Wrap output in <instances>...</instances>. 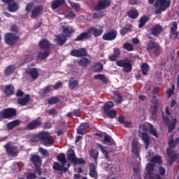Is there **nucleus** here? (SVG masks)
Masks as SVG:
<instances>
[{
    "mask_svg": "<svg viewBox=\"0 0 179 179\" xmlns=\"http://www.w3.org/2000/svg\"><path fill=\"white\" fill-rule=\"evenodd\" d=\"M19 125H20V120H15L6 124V127L10 131L13 128H16V127H19Z\"/></svg>",
    "mask_w": 179,
    "mask_h": 179,
    "instance_id": "obj_35",
    "label": "nucleus"
},
{
    "mask_svg": "<svg viewBox=\"0 0 179 179\" xmlns=\"http://www.w3.org/2000/svg\"><path fill=\"white\" fill-rule=\"evenodd\" d=\"M87 38H90V34L88 29H87V31L80 34L76 38L74 39V41H83L84 40H87Z\"/></svg>",
    "mask_w": 179,
    "mask_h": 179,
    "instance_id": "obj_24",
    "label": "nucleus"
},
{
    "mask_svg": "<svg viewBox=\"0 0 179 179\" xmlns=\"http://www.w3.org/2000/svg\"><path fill=\"white\" fill-rule=\"evenodd\" d=\"M149 133L150 134V135L155 136V138H158L159 136L157 134V131H156V129H155V127H153V125L152 124L150 125Z\"/></svg>",
    "mask_w": 179,
    "mask_h": 179,
    "instance_id": "obj_58",
    "label": "nucleus"
},
{
    "mask_svg": "<svg viewBox=\"0 0 179 179\" xmlns=\"http://www.w3.org/2000/svg\"><path fill=\"white\" fill-rule=\"evenodd\" d=\"M58 101H59V99H58V97H52L48 100V104H50L52 106L54 104H57Z\"/></svg>",
    "mask_w": 179,
    "mask_h": 179,
    "instance_id": "obj_60",
    "label": "nucleus"
},
{
    "mask_svg": "<svg viewBox=\"0 0 179 179\" xmlns=\"http://www.w3.org/2000/svg\"><path fill=\"white\" fill-rule=\"evenodd\" d=\"M73 115H75V117H81L82 115V110L80 109H74L73 110Z\"/></svg>",
    "mask_w": 179,
    "mask_h": 179,
    "instance_id": "obj_64",
    "label": "nucleus"
},
{
    "mask_svg": "<svg viewBox=\"0 0 179 179\" xmlns=\"http://www.w3.org/2000/svg\"><path fill=\"white\" fill-rule=\"evenodd\" d=\"M114 107V103L113 101H108L104 103L103 105V113H107V111H110L111 108Z\"/></svg>",
    "mask_w": 179,
    "mask_h": 179,
    "instance_id": "obj_46",
    "label": "nucleus"
},
{
    "mask_svg": "<svg viewBox=\"0 0 179 179\" xmlns=\"http://www.w3.org/2000/svg\"><path fill=\"white\" fill-rule=\"evenodd\" d=\"M29 101H30V94H25L23 98H17V104L22 106H26Z\"/></svg>",
    "mask_w": 179,
    "mask_h": 179,
    "instance_id": "obj_29",
    "label": "nucleus"
},
{
    "mask_svg": "<svg viewBox=\"0 0 179 179\" xmlns=\"http://www.w3.org/2000/svg\"><path fill=\"white\" fill-rule=\"evenodd\" d=\"M15 67L14 65L10 64L8 66L5 70H4V74L7 76H9V75H12L15 72Z\"/></svg>",
    "mask_w": 179,
    "mask_h": 179,
    "instance_id": "obj_42",
    "label": "nucleus"
},
{
    "mask_svg": "<svg viewBox=\"0 0 179 179\" xmlns=\"http://www.w3.org/2000/svg\"><path fill=\"white\" fill-rule=\"evenodd\" d=\"M57 159L58 162H61V164L65 166L66 164V158L65 157V154L60 153L57 155Z\"/></svg>",
    "mask_w": 179,
    "mask_h": 179,
    "instance_id": "obj_47",
    "label": "nucleus"
},
{
    "mask_svg": "<svg viewBox=\"0 0 179 179\" xmlns=\"http://www.w3.org/2000/svg\"><path fill=\"white\" fill-rule=\"evenodd\" d=\"M62 29L63 34L65 35L66 37H72V35L75 33V29L71 26H62Z\"/></svg>",
    "mask_w": 179,
    "mask_h": 179,
    "instance_id": "obj_18",
    "label": "nucleus"
},
{
    "mask_svg": "<svg viewBox=\"0 0 179 179\" xmlns=\"http://www.w3.org/2000/svg\"><path fill=\"white\" fill-rule=\"evenodd\" d=\"M38 47L40 50H43V51H50L51 45L50 44V41L47 39H42L38 43Z\"/></svg>",
    "mask_w": 179,
    "mask_h": 179,
    "instance_id": "obj_16",
    "label": "nucleus"
},
{
    "mask_svg": "<svg viewBox=\"0 0 179 179\" xmlns=\"http://www.w3.org/2000/svg\"><path fill=\"white\" fill-rule=\"evenodd\" d=\"M117 30H111L105 33L103 35L102 38L105 41H113V40H115V38H117Z\"/></svg>",
    "mask_w": 179,
    "mask_h": 179,
    "instance_id": "obj_13",
    "label": "nucleus"
},
{
    "mask_svg": "<svg viewBox=\"0 0 179 179\" xmlns=\"http://www.w3.org/2000/svg\"><path fill=\"white\" fill-rule=\"evenodd\" d=\"M157 105H151L150 106V113H151V118L152 120H156L157 118Z\"/></svg>",
    "mask_w": 179,
    "mask_h": 179,
    "instance_id": "obj_37",
    "label": "nucleus"
},
{
    "mask_svg": "<svg viewBox=\"0 0 179 179\" xmlns=\"http://www.w3.org/2000/svg\"><path fill=\"white\" fill-rule=\"evenodd\" d=\"M90 128V125H89V123L87 122H83L80 124V126L77 129V134L78 135H82L83 136L85 131L86 129H89Z\"/></svg>",
    "mask_w": 179,
    "mask_h": 179,
    "instance_id": "obj_22",
    "label": "nucleus"
},
{
    "mask_svg": "<svg viewBox=\"0 0 179 179\" xmlns=\"http://www.w3.org/2000/svg\"><path fill=\"white\" fill-rule=\"evenodd\" d=\"M71 167V164H67V166H65V165L59 164L58 162H54L53 164V169H55L56 171H60L59 172V174L60 176H62V171L64 173H66L68 171V169Z\"/></svg>",
    "mask_w": 179,
    "mask_h": 179,
    "instance_id": "obj_14",
    "label": "nucleus"
},
{
    "mask_svg": "<svg viewBox=\"0 0 179 179\" xmlns=\"http://www.w3.org/2000/svg\"><path fill=\"white\" fill-rule=\"evenodd\" d=\"M43 134V131H41L39 133H38L36 136H32L30 138V142H39L40 141H41V138H40V135Z\"/></svg>",
    "mask_w": 179,
    "mask_h": 179,
    "instance_id": "obj_57",
    "label": "nucleus"
},
{
    "mask_svg": "<svg viewBox=\"0 0 179 179\" xmlns=\"http://www.w3.org/2000/svg\"><path fill=\"white\" fill-rule=\"evenodd\" d=\"M150 31L151 34L156 37L157 36H159L162 31H163V27L159 24H157L151 27Z\"/></svg>",
    "mask_w": 179,
    "mask_h": 179,
    "instance_id": "obj_19",
    "label": "nucleus"
},
{
    "mask_svg": "<svg viewBox=\"0 0 179 179\" xmlns=\"http://www.w3.org/2000/svg\"><path fill=\"white\" fill-rule=\"evenodd\" d=\"M94 79L101 80L103 83H108V78L104 74H96L94 76Z\"/></svg>",
    "mask_w": 179,
    "mask_h": 179,
    "instance_id": "obj_40",
    "label": "nucleus"
},
{
    "mask_svg": "<svg viewBox=\"0 0 179 179\" xmlns=\"http://www.w3.org/2000/svg\"><path fill=\"white\" fill-rule=\"evenodd\" d=\"M103 17V13H94L92 15V19H101Z\"/></svg>",
    "mask_w": 179,
    "mask_h": 179,
    "instance_id": "obj_62",
    "label": "nucleus"
},
{
    "mask_svg": "<svg viewBox=\"0 0 179 179\" xmlns=\"http://www.w3.org/2000/svg\"><path fill=\"white\" fill-rule=\"evenodd\" d=\"M142 75L145 76H148V72H149V64L147 63H143L141 66Z\"/></svg>",
    "mask_w": 179,
    "mask_h": 179,
    "instance_id": "obj_45",
    "label": "nucleus"
},
{
    "mask_svg": "<svg viewBox=\"0 0 179 179\" xmlns=\"http://www.w3.org/2000/svg\"><path fill=\"white\" fill-rule=\"evenodd\" d=\"M50 56V51L41 52L37 55L36 61L37 62L44 61V59L48 58Z\"/></svg>",
    "mask_w": 179,
    "mask_h": 179,
    "instance_id": "obj_30",
    "label": "nucleus"
},
{
    "mask_svg": "<svg viewBox=\"0 0 179 179\" xmlns=\"http://www.w3.org/2000/svg\"><path fill=\"white\" fill-rule=\"evenodd\" d=\"M4 149H6L7 155L11 157H16L19 153L17 147L10 145V143L4 145Z\"/></svg>",
    "mask_w": 179,
    "mask_h": 179,
    "instance_id": "obj_6",
    "label": "nucleus"
},
{
    "mask_svg": "<svg viewBox=\"0 0 179 179\" xmlns=\"http://www.w3.org/2000/svg\"><path fill=\"white\" fill-rule=\"evenodd\" d=\"M176 124H177V118L175 117L168 125H166V127H168L169 134H171L176 129Z\"/></svg>",
    "mask_w": 179,
    "mask_h": 179,
    "instance_id": "obj_36",
    "label": "nucleus"
},
{
    "mask_svg": "<svg viewBox=\"0 0 179 179\" xmlns=\"http://www.w3.org/2000/svg\"><path fill=\"white\" fill-rule=\"evenodd\" d=\"M90 62H92V61H90V59H89L87 57H84L81 59H80V61L78 62L79 66H84L85 68H86L88 65L90 64Z\"/></svg>",
    "mask_w": 179,
    "mask_h": 179,
    "instance_id": "obj_39",
    "label": "nucleus"
},
{
    "mask_svg": "<svg viewBox=\"0 0 179 179\" xmlns=\"http://www.w3.org/2000/svg\"><path fill=\"white\" fill-rule=\"evenodd\" d=\"M35 171L34 173H38V176H40L41 174H43V169H41V165H37L35 166Z\"/></svg>",
    "mask_w": 179,
    "mask_h": 179,
    "instance_id": "obj_61",
    "label": "nucleus"
},
{
    "mask_svg": "<svg viewBox=\"0 0 179 179\" xmlns=\"http://www.w3.org/2000/svg\"><path fill=\"white\" fill-rule=\"evenodd\" d=\"M151 163H157V164H162V163H163V159H162V157L159 155L154 156L151 159Z\"/></svg>",
    "mask_w": 179,
    "mask_h": 179,
    "instance_id": "obj_51",
    "label": "nucleus"
},
{
    "mask_svg": "<svg viewBox=\"0 0 179 179\" xmlns=\"http://www.w3.org/2000/svg\"><path fill=\"white\" fill-rule=\"evenodd\" d=\"M19 36L13 33H6L4 36L5 42L8 45H15L19 41Z\"/></svg>",
    "mask_w": 179,
    "mask_h": 179,
    "instance_id": "obj_5",
    "label": "nucleus"
},
{
    "mask_svg": "<svg viewBox=\"0 0 179 179\" xmlns=\"http://www.w3.org/2000/svg\"><path fill=\"white\" fill-rule=\"evenodd\" d=\"M39 137L44 146H52L55 143L54 138H52V136H50V132L48 131H43L42 134L39 135Z\"/></svg>",
    "mask_w": 179,
    "mask_h": 179,
    "instance_id": "obj_2",
    "label": "nucleus"
},
{
    "mask_svg": "<svg viewBox=\"0 0 179 179\" xmlns=\"http://www.w3.org/2000/svg\"><path fill=\"white\" fill-rule=\"evenodd\" d=\"M30 162H31L34 166H41V164H43V160L38 155H32L30 158Z\"/></svg>",
    "mask_w": 179,
    "mask_h": 179,
    "instance_id": "obj_21",
    "label": "nucleus"
},
{
    "mask_svg": "<svg viewBox=\"0 0 179 179\" xmlns=\"http://www.w3.org/2000/svg\"><path fill=\"white\" fill-rule=\"evenodd\" d=\"M173 149H174V148L168 147L166 148V156L168 157L170 164L175 163L179 156L178 153H174V150Z\"/></svg>",
    "mask_w": 179,
    "mask_h": 179,
    "instance_id": "obj_8",
    "label": "nucleus"
},
{
    "mask_svg": "<svg viewBox=\"0 0 179 179\" xmlns=\"http://www.w3.org/2000/svg\"><path fill=\"white\" fill-rule=\"evenodd\" d=\"M110 5H111V0H99L94 10H103V9H107Z\"/></svg>",
    "mask_w": 179,
    "mask_h": 179,
    "instance_id": "obj_12",
    "label": "nucleus"
},
{
    "mask_svg": "<svg viewBox=\"0 0 179 179\" xmlns=\"http://www.w3.org/2000/svg\"><path fill=\"white\" fill-rule=\"evenodd\" d=\"M90 156L92 159H94L95 160H96V159L99 157V152L95 149H92L90 151Z\"/></svg>",
    "mask_w": 179,
    "mask_h": 179,
    "instance_id": "obj_55",
    "label": "nucleus"
},
{
    "mask_svg": "<svg viewBox=\"0 0 179 179\" xmlns=\"http://www.w3.org/2000/svg\"><path fill=\"white\" fill-rule=\"evenodd\" d=\"M127 15L129 19H138V17L139 16V12H138V10L134 8L129 10Z\"/></svg>",
    "mask_w": 179,
    "mask_h": 179,
    "instance_id": "obj_33",
    "label": "nucleus"
},
{
    "mask_svg": "<svg viewBox=\"0 0 179 179\" xmlns=\"http://www.w3.org/2000/svg\"><path fill=\"white\" fill-rule=\"evenodd\" d=\"M85 163H86V161H85L82 158H76V162H74L75 165H76V164H85Z\"/></svg>",
    "mask_w": 179,
    "mask_h": 179,
    "instance_id": "obj_63",
    "label": "nucleus"
},
{
    "mask_svg": "<svg viewBox=\"0 0 179 179\" xmlns=\"http://www.w3.org/2000/svg\"><path fill=\"white\" fill-rule=\"evenodd\" d=\"M171 1L170 0H156L154 3L155 8V13L156 15H160L162 12L167 10V8H170Z\"/></svg>",
    "mask_w": 179,
    "mask_h": 179,
    "instance_id": "obj_1",
    "label": "nucleus"
},
{
    "mask_svg": "<svg viewBox=\"0 0 179 179\" xmlns=\"http://www.w3.org/2000/svg\"><path fill=\"white\" fill-rule=\"evenodd\" d=\"M103 143L106 145H114V140L110 136L105 135L103 137Z\"/></svg>",
    "mask_w": 179,
    "mask_h": 179,
    "instance_id": "obj_50",
    "label": "nucleus"
},
{
    "mask_svg": "<svg viewBox=\"0 0 179 179\" xmlns=\"http://www.w3.org/2000/svg\"><path fill=\"white\" fill-rule=\"evenodd\" d=\"M43 125V122L41 121V117H38L36 119L31 120L27 125V129L28 131H34V129H37Z\"/></svg>",
    "mask_w": 179,
    "mask_h": 179,
    "instance_id": "obj_7",
    "label": "nucleus"
},
{
    "mask_svg": "<svg viewBox=\"0 0 179 179\" xmlns=\"http://www.w3.org/2000/svg\"><path fill=\"white\" fill-rule=\"evenodd\" d=\"M146 171L148 177L153 176V171H155V164L148 163L146 166Z\"/></svg>",
    "mask_w": 179,
    "mask_h": 179,
    "instance_id": "obj_41",
    "label": "nucleus"
},
{
    "mask_svg": "<svg viewBox=\"0 0 179 179\" xmlns=\"http://www.w3.org/2000/svg\"><path fill=\"white\" fill-rule=\"evenodd\" d=\"M87 50L85 48L80 49H73L70 52L71 57H76V58H80V57H86Z\"/></svg>",
    "mask_w": 179,
    "mask_h": 179,
    "instance_id": "obj_11",
    "label": "nucleus"
},
{
    "mask_svg": "<svg viewBox=\"0 0 179 179\" xmlns=\"http://www.w3.org/2000/svg\"><path fill=\"white\" fill-rule=\"evenodd\" d=\"M122 48L127 51H134V45L129 43H124L122 45Z\"/></svg>",
    "mask_w": 179,
    "mask_h": 179,
    "instance_id": "obj_56",
    "label": "nucleus"
},
{
    "mask_svg": "<svg viewBox=\"0 0 179 179\" xmlns=\"http://www.w3.org/2000/svg\"><path fill=\"white\" fill-rule=\"evenodd\" d=\"M55 41L60 47L66 43V36L64 34H60L55 37Z\"/></svg>",
    "mask_w": 179,
    "mask_h": 179,
    "instance_id": "obj_25",
    "label": "nucleus"
},
{
    "mask_svg": "<svg viewBox=\"0 0 179 179\" xmlns=\"http://www.w3.org/2000/svg\"><path fill=\"white\" fill-rule=\"evenodd\" d=\"M88 33L92 34L95 38L100 37L104 33V27L101 25H96L88 28Z\"/></svg>",
    "mask_w": 179,
    "mask_h": 179,
    "instance_id": "obj_4",
    "label": "nucleus"
},
{
    "mask_svg": "<svg viewBox=\"0 0 179 179\" xmlns=\"http://www.w3.org/2000/svg\"><path fill=\"white\" fill-rule=\"evenodd\" d=\"M138 136L141 138V140L145 145V150H148V149H149V145H150V137L149 134L146 132L139 131Z\"/></svg>",
    "mask_w": 179,
    "mask_h": 179,
    "instance_id": "obj_15",
    "label": "nucleus"
},
{
    "mask_svg": "<svg viewBox=\"0 0 179 179\" xmlns=\"http://www.w3.org/2000/svg\"><path fill=\"white\" fill-rule=\"evenodd\" d=\"M69 3H70V6L76 12H79V10H80V5H79V3L72 1H69Z\"/></svg>",
    "mask_w": 179,
    "mask_h": 179,
    "instance_id": "obj_53",
    "label": "nucleus"
},
{
    "mask_svg": "<svg viewBox=\"0 0 179 179\" xmlns=\"http://www.w3.org/2000/svg\"><path fill=\"white\" fill-rule=\"evenodd\" d=\"M157 44L156 43V41L150 40L147 43L146 50L147 51H150L152 48H154Z\"/></svg>",
    "mask_w": 179,
    "mask_h": 179,
    "instance_id": "obj_52",
    "label": "nucleus"
},
{
    "mask_svg": "<svg viewBox=\"0 0 179 179\" xmlns=\"http://www.w3.org/2000/svg\"><path fill=\"white\" fill-rule=\"evenodd\" d=\"M178 29V26L177 24V22H173L170 27V33L172 36H175V38H178L179 32L177 31Z\"/></svg>",
    "mask_w": 179,
    "mask_h": 179,
    "instance_id": "obj_27",
    "label": "nucleus"
},
{
    "mask_svg": "<svg viewBox=\"0 0 179 179\" xmlns=\"http://www.w3.org/2000/svg\"><path fill=\"white\" fill-rule=\"evenodd\" d=\"M149 17L146 15L141 17L139 20L138 28L142 29L146 24V22L149 21Z\"/></svg>",
    "mask_w": 179,
    "mask_h": 179,
    "instance_id": "obj_43",
    "label": "nucleus"
},
{
    "mask_svg": "<svg viewBox=\"0 0 179 179\" xmlns=\"http://www.w3.org/2000/svg\"><path fill=\"white\" fill-rule=\"evenodd\" d=\"M169 147L168 148H176L177 145L179 144V137H177L174 140V134H171L169 136Z\"/></svg>",
    "mask_w": 179,
    "mask_h": 179,
    "instance_id": "obj_26",
    "label": "nucleus"
},
{
    "mask_svg": "<svg viewBox=\"0 0 179 179\" xmlns=\"http://www.w3.org/2000/svg\"><path fill=\"white\" fill-rule=\"evenodd\" d=\"M26 73L29 75L33 80H36V79L38 78V70H37L36 68L27 69L26 70Z\"/></svg>",
    "mask_w": 179,
    "mask_h": 179,
    "instance_id": "obj_20",
    "label": "nucleus"
},
{
    "mask_svg": "<svg viewBox=\"0 0 179 179\" xmlns=\"http://www.w3.org/2000/svg\"><path fill=\"white\" fill-rule=\"evenodd\" d=\"M141 148L136 139H134L131 142V153L133 159H138L139 157V152Z\"/></svg>",
    "mask_w": 179,
    "mask_h": 179,
    "instance_id": "obj_10",
    "label": "nucleus"
},
{
    "mask_svg": "<svg viewBox=\"0 0 179 179\" xmlns=\"http://www.w3.org/2000/svg\"><path fill=\"white\" fill-rule=\"evenodd\" d=\"M79 86V81L76 79L71 78L69 80V87L71 90H73L76 87Z\"/></svg>",
    "mask_w": 179,
    "mask_h": 179,
    "instance_id": "obj_38",
    "label": "nucleus"
},
{
    "mask_svg": "<svg viewBox=\"0 0 179 179\" xmlns=\"http://www.w3.org/2000/svg\"><path fill=\"white\" fill-rule=\"evenodd\" d=\"M7 9L8 12H16L19 9V3L13 1L8 4Z\"/></svg>",
    "mask_w": 179,
    "mask_h": 179,
    "instance_id": "obj_34",
    "label": "nucleus"
},
{
    "mask_svg": "<svg viewBox=\"0 0 179 179\" xmlns=\"http://www.w3.org/2000/svg\"><path fill=\"white\" fill-rule=\"evenodd\" d=\"M117 66H120V68H123V71L126 73H128L132 71V64L129 62H125L124 60L116 61Z\"/></svg>",
    "mask_w": 179,
    "mask_h": 179,
    "instance_id": "obj_9",
    "label": "nucleus"
},
{
    "mask_svg": "<svg viewBox=\"0 0 179 179\" xmlns=\"http://www.w3.org/2000/svg\"><path fill=\"white\" fill-rule=\"evenodd\" d=\"M52 89V85L46 86L43 90V96L45 97V96H47L48 93L51 92Z\"/></svg>",
    "mask_w": 179,
    "mask_h": 179,
    "instance_id": "obj_59",
    "label": "nucleus"
},
{
    "mask_svg": "<svg viewBox=\"0 0 179 179\" xmlns=\"http://www.w3.org/2000/svg\"><path fill=\"white\" fill-rule=\"evenodd\" d=\"M16 109L13 108H4L0 111V118L1 120H9V118L16 117Z\"/></svg>",
    "mask_w": 179,
    "mask_h": 179,
    "instance_id": "obj_3",
    "label": "nucleus"
},
{
    "mask_svg": "<svg viewBox=\"0 0 179 179\" xmlns=\"http://www.w3.org/2000/svg\"><path fill=\"white\" fill-rule=\"evenodd\" d=\"M131 29H132V26L131 24L122 27L120 31L121 36H125L127 33L131 31Z\"/></svg>",
    "mask_w": 179,
    "mask_h": 179,
    "instance_id": "obj_48",
    "label": "nucleus"
},
{
    "mask_svg": "<svg viewBox=\"0 0 179 179\" xmlns=\"http://www.w3.org/2000/svg\"><path fill=\"white\" fill-rule=\"evenodd\" d=\"M104 114H106L107 117L112 119H114L117 117V111L114 109L108 110L106 113H104Z\"/></svg>",
    "mask_w": 179,
    "mask_h": 179,
    "instance_id": "obj_49",
    "label": "nucleus"
},
{
    "mask_svg": "<svg viewBox=\"0 0 179 179\" xmlns=\"http://www.w3.org/2000/svg\"><path fill=\"white\" fill-rule=\"evenodd\" d=\"M3 92L6 97H10L15 94V86L12 84L7 85L4 87Z\"/></svg>",
    "mask_w": 179,
    "mask_h": 179,
    "instance_id": "obj_17",
    "label": "nucleus"
},
{
    "mask_svg": "<svg viewBox=\"0 0 179 179\" xmlns=\"http://www.w3.org/2000/svg\"><path fill=\"white\" fill-rule=\"evenodd\" d=\"M96 169L97 166H96L94 164L91 163L90 164V176L92 177V178H99V175H97V172L96 171Z\"/></svg>",
    "mask_w": 179,
    "mask_h": 179,
    "instance_id": "obj_28",
    "label": "nucleus"
},
{
    "mask_svg": "<svg viewBox=\"0 0 179 179\" xmlns=\"http://www.w3.org/2000/svg\"><path fill=\"white\" fill-rule=\"evenodd\" d=\"M96 146H97V148H99V149H100L101 152L105 156V159H108V157H110V156L108 155V154L110 152L106 150V148H104L103 145H101L100 143H97Z\"/></svg>",
    "mask_w": 179,
    "mask_h": 179,
    "instance_id": "obj_44",
    "label": "nucleus"
},
{
    "mask_svg": "<svg viewBox=\"0 0 179 179\" xmlns=\"http://www.w3.org/2000/svg\"><path fill=\"white\" fill-rule=\"evenodd\" d=\"M76 159L75 151L73 149H70L67 154V159L70 162V163H73V164H74Z\"/></svg>",
    "mask_w": 179,
    "mask_h": 179,
    "instance_id": "obj_32",
    "label": "nucleus"
},
{
    "mask_svg": "<svg viewBox=\"0 0 179 179\" xmlns=\"http://www.w3.org/2000/svg\"><path fill=\"white\" fill-rule=\"evenodd\" d=\"M43 10H44V6H43V5L38 6L31 11V19H36V17H37Z\"/></svg>",
    "mask_w": 179,
    "mask_h": 179,
    "instance_id": "obj_23",
    "label": "nucleus"
},
{
    "mask_svg": "<svg viewBox=\"0 0 179 179\" xmlns=\"http://www.w3.org/2000/svg\"><path fill=\"white\" fill-rule=\"evenodd\" d=\"M38 150L43 157H48L50 156V152H48V150L43 148V147H40Z\"/></svg>",
    "mask_w": 179,
    "mask_h": 179,
    "instance_id": "obj_54",
    "label": "nucleus"
},
{
    "mask_svg": "<svg viewBox=\"0 0 179 179\" xmlns=\"http://www.w3.org/2000/svg\"><path fill=\"white\" fill-rule=\"evenodd\" d=\"M64 3H65V0H54L51 3V8L52 10H55L61 8Z\"/></svg>",
    "mask_w": 179,
    "mask_h": 179,
    "instance_id": "obj_31",
    "label": "nucleus"
}]
</instances>
